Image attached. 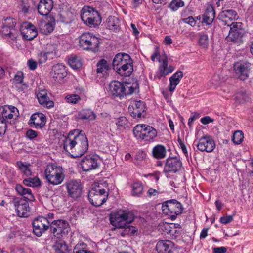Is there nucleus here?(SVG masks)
Masks as SVG:
<instances>
[{
    "mask_svg": "<svg viewBox=\"0 0 253 253\" xmlns=\"http://www.w3.org/2000/svg\"><path fill=\"white\" fill-rule=\"evenodd\" d=\"M64 149L73 158L82 156L88 150V140L84 132L74 129L70 131L63 143Z\"/></svg>",
    "mask_w": 253,
    "mask_h": 253,
    "instance_id": "obj_1",
    "label": "nucleus"
},
{
    "mask_svg": "<svg viewBox=\"0 0 253 253\" xmlns=\"http://www.w3.org/2000/svg\"><path fill=\"white\" fill-rule=\"evenodd\" d=\"M139 85L138 82L125 83V84L118 81L111 82L107 88L109 95L113 98L122 99L125 96L130 95L134 92H138Z\"/></svg>",
    "mask_w": 253,
    "mask_h": 253,
    "instance_id": "obj_2",
    "label": "nucleus"
},
{
    "mask_svg": "<svg viewBox=\"0 0 253 253\" xmlns=\"http://www.w3.org/2000/svg\"><path fill=\"white\" fill-rule=\"evenodd\" d=\"M44 174L47 181L53 185L60 184L65 177L62 167L54 164H49L46 166Z\"/></svg>",
    "mask_w": 253,
    "mask_h": 253,
    "instance_id": "obj_3",
    "label": "nucleus"
},
{
    "mask_svg": "<svg viewBox=\"0 0 253 253\" xmlns=\"http://www.w3.org/2000/svg\"><path fill=\"white\" fill-rule=\"evenodd\" d=\"M133 134L136 138L147 142L153 141L157 136V130L146 124L137 125L133 128Z\"/></svg>",
    "mask_w": 253,
    "mask_h": 253,
    "instance_id": "obj_4",
    "label": "nucleus"
},
{
    "mask_svg": "<svg viewBox=\"0 0 253 253\" xmlns=\"http://www.w3.org/2000/svg\"><path fill=\"white\" fill-rule=\"evenodd\" d=\"M108 195L105 189L95 184L89 191L88 199L92 205L99 207L106 201Z\"/></svg>",
    "mask_w": 253,
    "mask_h": 253,
    "instance_id": "obj_5",
    "label": "nucleus"
},
{
    "mask_svg": "<svg viewBox=\"0 0 253 253\" xmlns=\"http://www.w3.org/2000/svg\"><path fill=\"white\" fill-rule=\"evenodd\" d=\"M99 43V39L89 32L83 33L79 38V45L84 50L95 52Z\"/></svg>",
    "mask_w": 253,
    "mask_h": 253,
    "instance_id": "obj_6",
    "label": "nucleus"
},
{
    "mask_svg": "<svg viewBox=\"0 0 253 253\" xmlns=\"http://www.w3.org/2000/svg\"><path fill=\"white\" fill-rule=\"evenodd\" d=\"M162 210L163 213L169 215L172 220H174L177 215L182 211V207L180 203L173 199L163 204Z\"/></svg>",
    "mask_w": 253,
    "mask_h": 253,
    "instance_id": "obj_7",
    "label": "nucleus"
},
{
    "mask_svg": "<svg viewBox=\"0 0 253 253\" xmlns=\"http://www.w3.org/2000/svg\"><path fill=\"white\" fill-rule=\"evenodd\" d=\"M50 233L54 237L60 238L68 233L70 227L68 223L65 220H54L50 223Z\"/></svg>",
    "mask_w": 253,
    "mask_h": 253,
    "instance_id": "obj_8",
    "label": "nucleus"
},
{
    "mask_svg": "<svg viewBox=\"0 0 253 253\" xmlns=\"http://www.w3.org/2000/svg\"><path fill=\"white\" fill-rule=\"evenodd\" d=\"M134 220V216L130 213L115 214L110 218L111 224L118 228H124Z\"/></svg>",
    "mask_w": 253,
    "mask_h": 253,
    "instance_id": "obj_9",
    "label": "nucleus"
},
{
    "mask_svg": "<svg viewBox=\"0 0 253 253\" xmlns=\"http://www.w3.org/2000/svg\"><path fill=\"white\" fill-rule=\"evenodd\" d=\"M32 225L34 234L41 237L50 227V222L46 218L39 216L33 220Z\"/></svg>",
    "mask_w": 253,
    "mask_h": 253,
    "instance_id": "obj_10",
    "label": "nucleus"
},
{
    "mask_svg": "<svg viewBox=\"0 0 253 253\" xmlns=\"http://www.w3.org/2000/svg\"><path fill=\"white\" fill-rule=\"evenodd\" d=\"M229 26L230 30L226 39L228 41L237 42L242 38L245 33L243 24L240 22H232Z\"/></svg>",
    "mask_w": 253,
    "mask_h": 253,
    "instance_id": "obj_11",
    "label": "nucleus"
},
{
    "mask_svg": "<svg viewBox=\"0 0 253 253\" xmlns=\"http://www.w3.org/2000/svg\"><path fill=\"white\" fill-rule=\"evenodd\" d=\"M196 145L199 151L207 153L212 152L215 147L214 140L209 135H205L200 138Z\"/></svg>",
    "mask_w": 253,
    "mask_h": 253,
    "instance_id": "obj_12",
    "label": "nucleus"
},
{
    "mask_svg": "<svg viewBox=\"0 0 253 253\" xmlns=\"http://www.w3.org/2000/svg\"><path fill=\"white\" fill-rule=\"evenodd\" d=\"M80 164L81 168L84 171L95 169L99 166L98 157L93 155H87L83 158Z\"/></svg>",
    "mask_w": 253,
    "mask_h": 253,
    "instance_id": "obj_13",
    "label": "nucleus"
},
{
    "mask_svg": "<svg viewBox=\"0 0 253 253\" xmlns=\"http://www.w3.org/2000/svg\"><path fill=\"white\" fill-rule=\"evenodd\" d=\"M13 203L18 216L26 217L29 216L30 207L27 201L19 198H15L13 200Z\"/></svg>",
    "mask_w": 253,
    "mask_h": 253,
    "instance_id": "obj_14",
    "label": "nucleus"
},
{
    "mask_svg": "<svg viewBox=\"0 0 253 253\" xmlns=\"http://www.w3.org/2000/svg\"><path fill=\"white\" fill-rule=\"evenodd\" d=\"M66 75V67L63 64H54L53 66L50 76L55 83H60Z\"/></svg>",
    "mask_w": 253,
    "mask_h": 253,
    "instance_id": "obj_15",
    "label": "nucleus"
},
{
    "mask_svg": "<svg viewBox=\"0 0 253 253\" xmlns=\"http://www.w3.org/2000/svg\"><path fill=\"white\" fill-rule=\"evenodd\" d=\"M182 167V162L177 157H169L166 160L164 168L165 173L176 172Z\"/></svg>",
    "mask_w": 253,
    "mask_h": 253,
    "instance_id": "obj_16",
    "label": "nucleus"
},
{
    "mask_svg": "<svg viewBox=\"0 0 253 253\" xmlns=\"http://www.w3.org/2000/svg\"><path fill=\"white\" fill-rule=\"evenodd\" d=\"M66 187L70 197L78 198L81 196L82 188L80 182L77 180H70L66 182Z\"/></svg>",
    "mask_w": 253,
    "mask_h": 253,
    "instance_id": "obj_17",
    "label": "nucleus"
},
{
    "mask_svg": "<svg viewBox=\"0 0 253 253\" xmlns=\"http://www.w3.org/2000/svg\"><path fill=\"white\" fill-rule=\"evenodd\" d=\"M128 111L131 116L134 118H139L145 111V104L140 100H133L131 102L128 107Z\"/></svg>",
    "mask_w": 253,
    "mask_h": 253,
    "instance_id": "obj_18",
    "label": "nucleus"
},
{
    "mask_svg": "<svg viewBox=\"0 0 253 253\" xmlns=\"http://www.w3.org/2000/svg\"><path fill=\"white\" fill-rule=\"evenodd\" d=\"M18 109L12 106H4L0 108V119H3V125L7 126V120H11L14 116H18Z\"/></svg>",
    "mask_w": 253,
    "mask_h": 253,
    "instance_id": "obj_19",
    "label": "nucleus"
},
{
    "mask_svg": "<svg viewBox=\"0 0 253 253\" xmlns=\"http://www.w3.org/2000/svg\"><path fill=\"white\" fill-rule=\"evenodd\" d=\"M36 96L39 103L43 107L48 109H50L54 107V103L48 97L47 90H39L36 94Z\"/></svg>",
    "mask_w": 253,
    "mask_h": 253,
    "instance_id": "obj_20",
    "label": "nucleus"
},
{
    "mask_svg": "<svg viewBox=\"0 0 253 253\" xmlns=\"http://www.w3.org/2000/svg\"><path fill=\"white\" fill-rule=\"evenodd\" d=\"M21 34L25 39L32 40L37 36L38 32L34 25L25 23L22 27Z\"/></svg>",
    "mask_w": 253,
    "mask_h": 253,
    "instance_id": "obj_21",
    "label": "nucleus"
},
{
    "mask_svg": "<svg viewBox=\"0 0 253 253\" xmlns=\"http://www.w3.org/2000/svg\"><path fill=\"white\" fill-rule=\"evenodd\" d=\"M24 74L22 71H19L15 74L12 79V84L19 92H22L27 89V85L23 82Z\"/></svg>",
    "mask_w": 253,
    "mask_h": 253,
    "instance_id": "obj_22",
    "label": "nucleus"
},
{
    "mask_svg": "<svg viewBox=\"0 0 253 253\" xmlns=\"http://www.w3.org/2000/svg\"><path fill=\"white\" fill-rule=\"evenodd\" d=\"M55 20L53 16L48 17V22L42 21L40 25V31L44 35H48L51 33L55 27Z\"/></svg>",
    "mask_w": 253,
    "mask_h": 253,
    "instance_id": "obj_23",
    "label": "nucleus"
},
{
    "mask_svg": "<svg viewBox=\"0 0 253 253\" xmlns=\"http://www.w3.org/2000/svg\"><path fill=\"white\" fill-rule=\"evenodd\" d=\"M173 247V243L169 240L159 241L156 245V249L158 253H170Z\"/></svg>",
    "mask_w": 253,
    "mask_h": 253,
    "instance_id": "obj_24",
    "label": "nucleus"
},
{
    "mask_svg": "<svg viewBox=\"0 0 253 253\" xmlns=\"http://www.w3.org/2000/svg\"><path fill=\"white\" fill-rule=\"evenodd\" d=\"M113 68L122 76H129L133 70L132 64H112Z\"/></svg>",
    "mask_w": 253,
    "mask_h": 253,
    "instance_id": "obj_25",
    "label": "nucleus"
},
{
    "mask_svg": "<svg viewBox=\"0 0 253 253\" xmlns=\"http://www.w3.org/2000/svg\"><path fill=\"white\" fill-rule=\"evenodd\" d=\"M18 7L23 13L27 14L35 9L36 4L33 0H20Z\"/></svg>",
    "mask_w": 253,
    "mask_h": 253,
    "instance_id": "obj_26",
    "label": "nucleus"
},
{
    "mask_svg": "<svg viewBox=\"0 0 253 253\" xmlns=\"http://www.w3.org/2000/svg\"><path fill=\"white\" fill-rule=\"evenodd\" d=\"M238 17L237 12L233 10H226L221 12L218 16L219 20L224 23L225 25H230L229 21L236 19Z\"/></svg>",
    "mask_w": 253,
    "mask_h": 253,
    "instance_id": "obj_27",
    "label": "nucleus"
},
{
    "mask_svg": "<svg viewBox=\"0 0 253 253\" xmlns=\"http://www.w3.org/2000/svg\"><path fill=\"white\" fill-rule=\"evenodd\" d=\"M233 69L237 77L245 80L248 77V69L247 64H234Z\"/></svg>",
    "mask_w": 253,
    "mask_h": 253,
    "instance_id": "obj_28",
    "label": "nucleus"
},
{
    "mask_svg": "<svg viewBox=\"0 0 253 253\" xmlns=\"http://www.w3.org/2000/svg\"><path fill=\"white\" fill-rule=\"evenodd\" d=\"M30 120L36 128H41L45 125L46 117L42 113H35L31 116Z\"/></svg>",
    "mask_w": 253,
    "mask_h": 253,
    "instance_id": "obj_29",
    "label": "nucleus"
},
{
    "mask_svg": "<svg viewBox=\"0 0 253 253\" xmlns=\"http://www.w3.org/2000/svg\"><path fill=\"white\" fill-rule=\"evenodd\" d=\"M100 14L97 10L89 6H84L81 11V18L82 21L91 17L94 18V17H97Z\"/></svg>",
    "mask_w": 253,
    "mask_h": 253,
    "instance_id": "obj_30",
    "label": "nucleus"
},
{
    "mask_svg": "<svg viewBox=\"0 0 253 253\" xmlns=\"http://www.w3.org/2000/svg\"><path fill=\"white\" fill-rule=\"evenodd\" d=\"M53 6V2H43L42 1H40L37 6V9L40 15L46 16L52 9Z\"/></svg>",
    "mask_w": 253,
    "mask_h": 253,
    "instance_id": "obj_31",
    "label": "nucleus"
},
{
    "mask_svg": "<svg viewBox=\"0 0 253 253\" xmlns=\"http://www.w3.org/2000/svg\"><path fill=\"white\" fill-rule=\"evenodd\" d=\"M182 77L183 73L178 71L169 78V90L170 92H173L175 89Z\"/></svg>",
    "mask_w": 253,
    "mask_h": 253,
    "instance_id": "obj_32",
    "label": "nucleus"
},
{
    "mask_svg": "<svg viewBox=\"0 0 253 253\" xmlns=\"http://www.w3.org/2000/svg\"><path fill=\"white\" fill-rule=\"evenodd\" d=\"M15 189L20 195L23 196L25 199L30 201H34V196L30 188H24L21 185H16Z\"/></svg>",
    "mask_w": 253,
    "mask_h": 253,
    "instance_id": "obj_33",
    "label": "nucleus"
},
{
    "mask_svg": "<svg viewBox=\"0 0 253 253\" xmlns=\"http://www.w3.org/2000/svg\"><path fill=\"white\" fill-rule=\"evenodd\" d=\"M166 149L161 144H158L152 149V154L154 158L158 159H163L166 156Z\"/></svg>",
    "mask_w": 253,
    "mask_h": 253,
    "instance_id": "obj_34",
    "label": "nucleus"
},
{
    "mask_svg": "<svg viewBox=\"0 0 253 253\" xmlns=\"http://www.w3.org/2000/svg\"><path fill=\"white\" fill-rule=\"evenodd\" d=\"M131 62L129 55L123 52L117 54L113 60V63H131Z\"/></svg>",
    "mask_w": 253,
    "mask_h": 253,
    "instance_id": "obj_35",
    "label": "nucleus"
},
{
    "mask_svg": "<svg viewBox=\"0 0 253 253\" xmlns=\"http://www.w3.org/2000/svg\"><path fill=\"white\" fill-rule=\"evenodd\" d=\"M115 123L118 130H124L129 126L128 120L126 117L121 116L115 119Z\"/></svg>",
    "mask_w": 253,
    "mask_h": 253,
    "instance_id": "obj_36",
    "label": "nucleus"
},
{
    "mask_svg": "<svg viewBox=\"0 0 253 253\" xmlns=\"http://www.w3.org/2000/svg\"><path fill=\"white\" fill-rule=\"evenodd\" d=\"M96 115L92 110L90 109H84L78 114V118L82 120H93L95 119Z\"/></svg>",
    "mask_w": 253,
    "mask_h": 253,
    "instance_id": "obj_37",
    "label": "nucleus"
},
{
    "mask_svg": "<svg viewBox=\"0 0 253 253\" xmlns=\"http://www.w3.org/2000/svg\"><path fill=\"white\" fill-rule=\"evenodd\" d=\"M174 69V67L171 64H161L159 66L158 76L159 78L165 77L171 73Z\"/></svg>",
    "mask_w": 253,
    "mask_h": 253,
    "instance_id": "obj_38",
    "label": "nucleus"
},
{
    "mask_svg": "<svg viewBox=\"0 0 253 253\" xmlns=\"http://www.w3.org/2000/svg\"><path fill=\"white\" fill-rule=\"evenodd\" d=\"M83 21L87 26L90 28H95L99 25L101 23V17L99 15L97 17H94V18L91 17Z\"/></svg>",
    "mask_w": 253,
    "mask_h": 253,
    "instance_id": "obj_39",
    "label": "nucleus"
},
{
    "mask_svg": "<svg viewBox=\"0 0 253 253\" xmlns=\"http://www.w3.org/2000/svg\"><path fill=\"white\" fill-rule=\"evenodd\" d=\"M119 19L115 16H109L107 20V27L111 30H117L119 27Z\"/></svg>",
    "mask_w": 253,
    "mask_h": 253,
    "instance_id": "obj_40",
    "label": "nucleus"
},
{
    "mask_svg": "<svg viewBox=\"0 0 253 253\" xmlns=\"http://www.w3.org/2000/svg\"><path fill=\"white\" fill-rule=\"evenodd\" d=\"M17 166L19 170L26 176H28L31 175V171L30 169V165L29 163L18 161L17 162Z\"/></svg>",
    "mask_w": 253,
    "mask_h": 253,
    "instance_id": "obj_41",
    "label": "nucleus"
},
{
    "mask_svg": "<svg viewBox=\"0 0 253 253\" xmlns=\"http://www.w3.org/2000/svg\"><path fill=\"white\" fill-rule=\"evenodd\" d=\"M111 64H97L96 72L98 76L103 77L106 75L111 69Z\"/></svg>",
    "mask_w": 253,
    "mask_h": 253,
    "instance_id": "obj_42",
    "label": "nucleus"
},
{
    "mask_svg": "<svg viewBox=\"0 0 253 253\" xmlns=\"http://www.w3.org/2000/svg\"><path fill=\"white\" fill-rule=\"evenodd\" d=\"M1 32L5 36H8L12 40L15 39L18 35V33L15 29H10L4 25L2 28Z\"/></svg>",
    "mask_w": 253,
    "mask_h": 253,
    "instance_id": "obj_43",
    "label": "nucleus"
},
{
    "mask_svg": "<svg viewBox=\"0 0 253 253\" xmlns=\"http://www.w3.org/2000/svg\"><path fill=\"white\" fill-rule=\"evenodd\" d=\"M143 190L142 184L140 182H136L132 186V194L135 196H140Z\"/></svg>",
    "mask_w": 253,
    "mask_h": 253,
    "instance_id": "obj_44",
    "label": "nucleus"
},
{
    "mask_svg": "<svg viewBox=\"0 0 253 253\" xmlns=\"http://www.w3.org/2000/svg\"><path fill=\"white\" fill-rule=\"evenodd\" d=\"M151 60L153 62H158L163 64L167 63L168 62L165 54L160 55L157 51H156L155 53L152 55Z\"/></svg>",
    "mask_w": 253,
    "mask_h": 253,
    "instance_id": "obj_45",
    "label": "nucleus"
},
{
    "mask_svg": "<svg viewBox=\"0 0 253 253\" xmlns=\"http://www.w3.org/2000/svg\"><path fill=\"white\" fill-rule=\"evenodd\" d=\"M54 248L56 253H66L67 246L64 241H59L55 243Z\"/></svg>",
    "mask_w": 253,
    "mask_h": 253,
    "instance_id": "obj_46",
    "label": "nucleus"
},
{
    "mask_svg": "<svg viewBox=\"0 0 253 253\" xmlns=\"http://www.w3.org/2000/svg\"><path fill=\"white\" fill-rule=\"evenodd\" d=\"M24 184L30 187H37L41 184L40 179L38 177L29 178L23 180Z\"/></svg>",
    "mask_w": 253,
    "mask_h": 253,
    "instance_id": "obj_47",
    "label": "nucleus"
},
{
    "mask_svg": "<svg viewBox=\"0 0 253 253\" xmlns=\"http://www.w3.org/2000/svg\"><path fill=\"white\" fill-rule=\"evenodd\" d=\"M53 54L52 53H40L38 55V63H43L46 61L52 58Z\"/></svg>",
    "mask_w": 253,
    "mask_h": 253,
    "instance_id": "obj_48",
    "label": "nucleus"
},
{
    "mask_svg": "<svg viewBox=\"0 0 253 253\" xmlns=\"http://www.w3.org/2000/svg\"><path fill=\"white\" fill-rule=\"evenodd\" d=\"M81 97L77 94H68L65 97L66 102L70 104H76L81 100Z\"/></svg>",
    "mask_w": 253,
    "mask_h": 253,
    "instance_id": "obj_49",
    "label": "nucleus"
},
{
    "mask_svg": "<svg viewBox=\"0 0 253 253\" xmlns=\"http://www.w3.org/2000/svg\"><path fill=\"white\" fill-rule=\"evenodd\" d=\"M249 98V94L245 90H241L238 92L235 95L236 101L239 102L246 101Z\"/></svg>",
    "mask_w": 253,
    "mask_h": 253,
    "instance_id": "obj_50",
    "label": "nucleus"
},
{
    "mask_svg": "<svg viewBox=\"0 0 253 253\" xmlns=\"http://www.w3.org/2000/svg\"><path fill=\"white\" fill-rule=\"evenodd\" d=\"M243 138L244 135L242 131L238 130L234 133L233 135L232 141L234 143L239 144L243 140Z\"/></svg>",
    "mask_w": 253,
    "mask_h": 253,
    "instance_id": "obj_51",
    "label": "nucleus"
},
{
    "mask_svg": "<svg viewBox=\"0 0 253 253\" xmlns=\"http://www.w3.org/2000/svg\"><path fill=\"white\" fill-rule=\"evenodd\" d=\"M184 3L182 0H172L169 4V7L172 11H175L179 8L184 6Z\"/></svg>",
    "mask_w": 253,
    "mask_h": 253,
    "instance_id": "obj_52",
    "label": "nucleus"
},
{
    "mask_svg": "<svg viewBox=\"0 0 253 253\" xmlns=\"http://www.w3.org/2000/svg\"><path fill=\"white\" fill-rule=\"evenodd\" d=\"M175 224L171 223L169 224L168 223H163V225H161L162 229L167 234H172L173 233V231L172 229L173 227L175 226Z\"/></svg>",
    "mask_w": 253,
    "mask_h": 253,
    "instance_id": "obj_53",
    "label": "nucleus"
},
{
    "mask_svg": "<svg viewBox=\"0 0 253 253\" xmlns=\"http://www.w3.org/2000/svg\"><path fill=\"white\" fill-rule=\"evenodd\" d=\"M208 37L206 35H202L199 39V43L203 47H206L208 45Z\"/></svg>",
    "mask_w": 253,
    "mask_h": 253,
    "instance_id": "obj_54",
    "label": "nucleus"
},
{
    "mask_svg": "<svg viewBox=\"0 0 253 253\" xmlns=\"http://www.w3.org/2000/svg\"><path fill=\"white\" fill-rule=\"evenodd\" d=\"M16 23L15 19L11 18H8L5 20L3 25L10 29H15L14 28L16 26Z\"/></svg>",
    "mask_w": 253,
    "mask_h": 253,
    "instance_id": "obj_55",
    "label": "nucleus"
},
{
    "mask_svg": "<svg viewBox=\"0 0 253 253\" xmlns=\"http://www.w3.org/2000/svg\"><path fill=\"white\" fill-rule=\"evenodd\" d=\"M204 14L209 16V17L214 18L215 12L213 7L211 5L207 6Z\"/></svg>",
    "mask_w": 253,
    "mask_h": 253,
    "instance_id": "obj_56",
    "label": "nucleus"
},
{
    "mask_svg": "<svg viewBox=\"0 0 253 253\" xmlns=\"http://www.w3.org/2000/svg\"><path fill=\"white\" fill-rule=\"evenodd\" d=\"M137 229L136 227L130 226L129 224H127V226L124 228V231L125 232V234H134L136 231Z\"/></svg>",
    "mask_w": 253,
    "mask_h": 253,
    "instance_id": "obj_57",
    "label": "nucleus"
},
{
    "mask_svg": "<svg viewBox=\"0 0 253 253\" xmlns=\"http://www.w3.org/2000/svg\"><path fill=\"white\" fill-rule=\"evenodd\" d=\"M233 219L232 215H228L226 216L221 217L220 218V222L224 224H228L231 222Z\"/></svg>",
    "mask_w": 253,
    "mask_h": 253,
    "instance_id": "obj_58",
    "label": "nucleus"
},
{
    "mask_svg": "<svg viewBox=\"0 0 253 253\" xmlns=\"http://www.w3.org/2000/svg\"><path fill=\"white\" fill-rule=\"evenodd\" d=\"M3 121H4L3 119H0V136H2L5 133L7 129V126L3 125Z\"/></svg>",
    "mask_w": 253,
    "mask_h": 253,
    "instance_id": "obj_59",
    "label": "nucleus"
},
{
    "mask_svg": "<svg viewBox=\"0 0 253 253\" xmlns=\"http://www.w3.org/2000/svg\"><path fill=\"white\" fill-rule=\"evenodd\" d=\"M182 20L184 23L188 24L191 26H194L196 23V21L192 16H189L186 18H184Z\"/></svg>",
    "mask_w": 253,
    "mask_h": 253,
    "instance_id": "obj_60",
    "label": "nucleus"
},
{
    "mask_svg": "<svg viewBox=\"0 0 253 253\" xmlns=\"http://www.w3.org/2000/svg\"><path fill=\"white\" fill-rule=\"evenodd\" d=\"M37 135V132L32 129L28 130L26 132V136L30 139H33L36 138Z\"/></svg>",
    "mask_w": 253,
    "mask_h": 253,
    "instance_id": "obj_61",
    "label": "nucleus"
},
{
    "mask_svg": "<svg viewBox=\"0 0 253 253\" xmlns=\"http://www.w3.org/2000/svg\"><path fill=\"white\" fill-rule=\"evenodd\" d=\"M214 18L209 17L206 15H203L202 22L205 23L206 25H210L212 23Z\"/></svg>",
    "mask_w": 253,
    "mask_h": 253,
    "instance_id": "obj_62",
    "label": "nucleus"
},
{
    "mask_svg": "<svg viewBox=\"0 0 253 253\" xmlns=\"http://www.w3.org/2000/svg\"><path fill=\"white\" fill-rule=\"evenodd\" d=\"M214 253H225L227 251V249L225 247H214L213 249Z\"/></svg>",
    "mask_w": 253,
    "mask_h": 253,
    "instance_id": "obj_63",
    "label": "nucleus"
},
{
    "mask_svg": "<svg viewBox=\"0 0 253 253\" xmlns=\"http://www.w3.org/2000/svg\"><path fill=\"white\" fill-rule=\"evenodd\" d=\"M73 253H91L89 251H87L86 250H85L80 249L79 248L78 245H77L75 247V248L73 250Z\"/></svg>",
    "mask_w": 253,
    "mask_h": 253,
    "instance_id": "obj_64",
    "label": "nucleus"
}]
</instances>
